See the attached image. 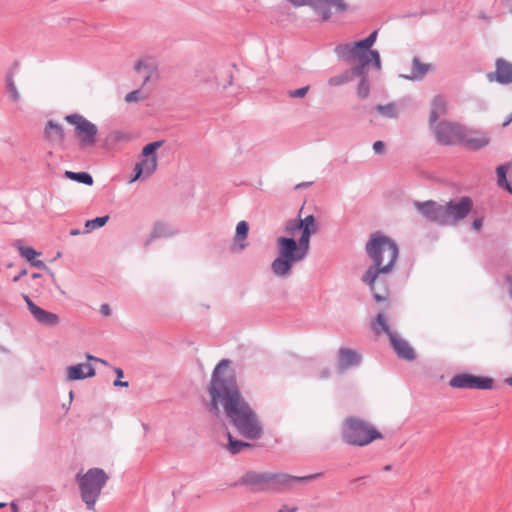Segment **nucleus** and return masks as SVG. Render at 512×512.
I'll use <instances>...</instances> for the list:
<instances>
[{"label":"nucleus","instance_id":"nucleus-19","mask_svg":"<svg viewBox=\"0 0 512 512\" xmlns=\"http://www.w3.org/2000/svg\"><path fill=\"white\" fill-rule=\"evenodd\" d=\"M495 76L496 80L502 84H509L512 82V64L503 60L498 59L496 61V71L494 74H489L490 80Z\"/></svg>","mask_w":512,"mask_h":512},{"label":"nucleus","instance_id":"nucleus-37","mask_svg":"<svg viewBox=\"0 0 512 512\" xmlns=\"http://www.w3.org/2000/svg\"><path fill=\"white\" fill-rule=\"evenodd\" d=\"M309 90V86H305L296 90H290L288 95L292 98H302L304 97Z\"/></svg>","mask_w":512,"mask_h":512},{"label":"nucleus","instance_id":"nucleus-41","mask_svg":"<svg viewBox=\"0 0 512 512\" xmlns=\"http://www.w3.org/2000/svg\"><path fill=\"white\" fill-rule=\"evenodd\" d=\"M100 311L106 317L110 316L111 314V309L108 304H102L100 307Z\"/></svg>","mask_w":512,"mask_h":512},{"label":"nucleus","instance_id":"nucleus-17","mask_svg":"<svg viewBox=\"0 0 512 512\" xmlns=\"http://www.w3.org/2000/svg\"><path fill=\"white\" fill-rule=\"evenodd\" d=\"M465 147L471 150L481 149L489 144V137L478 131H465L460 141Z\"/></svg>","mask_w":512,"mask_h":512},{"label":"nucleus","instance_id":"nucleus-30","mask_svg":"<svg viewBox=\"0 0 512 512\" xmlns=\"http://www.w3.org/2000/svg\"><path fill=\"white\" fill-rule=\"evenodd\" d=\"M508 168L509 167L507 165H501L497 168L496 172L498 177V184L502 187H505L508 191L512 192V188L506 179V173L508 171Z\"/></svg>","mask_w":512,"mask_h":512},{"label":"nucleus","instance_id":"nucleus-10","mask_svg":"<svg viewBox=\"0 0 512 512\" xmlns=\"http://www.w3.org/2000/svg\"><path fill=\"white\" fill-rule=\"evenodd\" d=\"M449 384L458 389L490 390L494 386V380L490 377L461 373L453 376Z\"/></svg>","mask_w":512,"mask_h":512},{"label":"nucleus","instance_id":"nucleus-46","mask_svg":"<svg viewBox=\"0 0 512 512\" xmlns=\"http://www.w3.org/2000/svg\"><path fill=\"white\" fill-rule=\"evenodd\" d=\"M115 373L117 375V380L123 377V370L121 368H115Z\"/></svg>","mask_w":512,"mask_h":512},{"label":"nucleus","instance_id":"nucleus-16","mask_svg":"<svg viewBox=\"0 0 512 512\" xmlns=\"http://www.w3.org/2000/svg\"><path fill=\"white\" fill-rule=\"evenodd\" d=\"M419 212L428 220L444 224V210L443 205H437L433 201L425 203H416Z\"/></svg>","mask_w":512,"mask_h":512},{"label":"nucleus","instance_id":"nucleus-3","mask_svg":"<svg viewBox=\"0 0 512 512\" xmlns=\"http://www.w3.org/2000/svg\"><path fill=\"white\" fill-rule=\"evenodd\" d=\"M366 252L372 259L374 266L366 271L362 280L370 286L374 293V299L377 302L386 301L388 299V289L386 286L378 289L376 281L380 274L388 273L392 270L398 258V247L390 238L375 233L371 235L366 244Z\"/></svg>","mask_w":512,"mask_h":512},{"label":"nucleus","instance_id":"nucleus-33","mask_svg":"<svg viewBox=\"0 0 512 512\" xmlns=\"http://www.w3.org/2000/svg\"><path fill=\"white\" fill-rule=\"evenodd\" d=\"M369 92H370L369 83H368L366 77L364 76L358 85L357 94L361 98H366V97H368Z\"/></svg>","mask_w":512,"mask_h":512},{"label":"nucleus","instance_id":"nucleus-8","mask_svg":"<svg viewBox=\"0 0 512 512\" xmlns=\"http://www.w3.org/2000/svg\"><path fill=\"white\" fill-rule=\"evenodd\" d=\"M372 329L377 334L383 332L388 335L393 349L400 358L406 360H413L415 358L414 350L408 342L391 331L384 314L379 313L377 315L375 322L372 324Z\"/></svg>","mask_w":512,"mask_h":512},{"label":"nucleus","instance_id":"nucleus-24","mask_svg":"<svg viewBox=\"0 0 512 512\" xmlns=\"http://www.w3.org/2000/svg\"><path fill=\"white\" fill-rule=\"evenodd\" d=\"M446 111V101L440 96H435L431 102L430 124L435 123Z\"/></svg>","mask_w":512,"mask_h":512},{"label":"nucleus","instance_id":"nucleus-12","mask_svg":"<svg viewBox=\"0 0 512 512\" xmlns=\"http://www.w3.org/2000/svg\"><path fill=\"white\" fill-rule=\"evenodd\" d=\"M437 139L444 144L460 143L464 129L455 123L441 122L435 128Z\"/></svg>","mask_w":512,"mask_h":512},{"label":"nucleus","instance_id":"nucleus-15","mask_svg":"<svg viewBox=\"0 0 512 512\" xmlns=\"http://www.w3.org/2000/svg\"><path fill=\"white\" fill-rule=\"evenodd\" d=\"M137 73L141 74L144 78L143 85H146L153 79L158 78V65L151 57H144L139 59L134 66Z\"/></svg>","mask_w":512,"mask_h":512},{"label":"nucleus","instance_id":"nucleus-35","mask_svg":"<svg viewBox=\"0 0 512 512\" xmlns=\"http://www.w3.org/2000/svg\"><path fill=\"white\" fill-rule=\"evenodd\" d=\"M167 228L162 223H157L152 231L151 237L152 238H158L167 235Z\"/></svg>","mask_w":512,"mask_h":512},{"label":"nucleus","instance_id":"nucleus-13","mask_svg":"<svg viewBox=\"0 0 512 512\" xmlns=\"http://www.w3.org/2000/svg\"><path fill=\"white\" fill-rule=\"evenodd\" d=\"M346 10L345 0H316L315 2V11L323 20L329 19L333 11L344 12Z\"/></svg>","mask_w":512,"mask_h":512},{"label":"nucleus","instance_id":"nucleus-5","mask_svg":"<svg viewBox=\"0 0 512 512\" xmlns=\"http://www.w3.org/2000/svg\"><path fill=\"white\" fill-rule=\"evenodd\" d=\"M109 479L108 474L100 468H91L79 472L76 480L80 489L81 499L90 510H94L102 489Z\"/></svg>","mask_w":512,"mask_h":512},{"label":"nucleus","instance_id":"nucleus-53","mask_svg":"<svg viewBox=\"0 0 512 512\" xmlns=\"http://www.w3.org/2000/svg\"><path fill=\"white\" fill-rule=\"evenodd\" d=\"M5 505V503H0V508L4 507Z\"/></svg>","mask_w":512,"mask_h":512},{"label":"nucleus","instance_id":"nucleus-2","mask_svg":"<svg viewBox=\"0 0 512 512\" xmlns=\"http://www.w3.org/2000/svg\"><path fill=\"white\" fill-rule=\"evenodd\" d=\"M318 230L313 215L305 218H296L285 223L284 231L288 236L277 238L278 256L271 264L273 273L277 276H286L292 266L304 260L310 249L311 235Z\"/></svg>","mask_w":512,"mask_h":512},{"label":"nucleus","instance_id":"nucleus-26","mask_svg":"<svg viewBox=\"0 0 512 512\" xmlns=\"http://www.w3.org/2000/svg\"><path fill=\"white\" fill-rule=\"evenodd\" d=\"M19 252L22 257H24L27 261L31 262V264L37 268L47 269L46 265L41 260H35V258L39 255L32 247H21Z\"/></svg>","mask_w":512,"mask_h":512},{"label":"nucleus","instance_id":"nucleus-47","mask_svg":"<svg viewBox=\"0 0 512 512\" xmlns=\"http://www.w3.org/2000/svg\"><path fill=\"white\" fill-rule=\"evenodd\" d=\"M11 508H12V512H19L17 505L12 504Z\"/></svg>","mask_w":512,"mask_h":512},{"label":"nucleus","instance_id":"nucleus-48","mask_svg":"<svg viewBox=\"0 0 512 512\" xmlns=\"http://www.w3.org/2000/svg\"><path fill=\"white\" fill-rule=\"evenodd\" d=\"M512 121V115L508 118V121L503 123V126H507Z\"/></svg>","mask_w":512,"mask_h":512},{"label":"nucleus","instance_id":"nucleus-45","mask_svg":"<svg viewBox=\"0 0 512 512\" xmlns=\"http://www.w3.org/2000/svg\"><path fill=\"white\" fill-rule=\"evenodd\" d=\"M482 226V220L481 219H476L474 220L473 222V227L476 229V230H479Z\"/></svg>","mask_w":512,"mask_h":512},{"label":"nucleus","instance_id":"nucleus-36","mask_svg":"<svg viewBox=\"0 0 512 512\" xmlns=\"http://www.w3.org/2000/svg\"><path fill=\"white\" fill-rule=\"evenodd\" d=\"M8 90L13 101H18L20 99L19 92L17 91L16 86L12 81L11 77L8 78Z\"/></svg>","mask_w":512,"mask_h":512},{"label":"nucleus","instance_id":"nucleus-28","mask_svg":"<svg viewBox=\"0 0 512 512\" xmlns=\"http://www.w3.org/2000/svg\"><path fill=\"white\" fill-rule=\"evenodd\" d=\"M227 436H228V446H227V448L233 454L239 453L244 448L251 447V445L249 443L233 439V437L231 436L230 433H228Z\"/></svg>","mask_w":512,"mask_h":512},{"label":"nucleus","instance_id":"nucleus-21","mask_svg":"<svg viewBox=\"0 0 512 512\" xmlns=\"http://www.w3.org/2000/svg\"><path fill=\"white\" fill-rule=\"evenodd\" d=\"M275 478L274 480L272 481V484L275 483V484H278V485H281L283 487H290L291 484L293 482H309L311 480H314V479H317L321 476L320 473H316V474H311V475H307V476H292V475H287V474H281V475H273Z\"/></svg>","mask_w":512,"mask_h":512},{"label":"nucleus","instance_id":"nucleus-42","mask_svg":"<svg viewBox=\"0 0 512 512\" xmlns=\"http://www.w3.org/2000/svg\"><path fill=\"white\" fill-rule=\"evenodd\" d=\"M297 511V507L296 506H293L291 508H287V506H282L280 509H279V512H296Z\"/></svg>","mask_w":512,"mask_h":512},{"label":"nucleus","instance_id":"nucleus-9","mask_svg":"<svg viewBox=\"0 0 512 512\" xmlns=\"http://www.w3.org/2000/svg\"><path fill=\"white\" fill-rule=\"evenodd\" d=\"M161 146V141H155L143 147L140 160L136 163L134 168L135 175L131 180L132 182L142 177L148 178L156 171L158 166V157L156 151Z\"/></svg>","mask_w":512,"mask_h":512},{"label":"nucleus","instance_id":"nucleus-20","mask_svg":"<svg viewBox=\"0 0 512 512\" xmlns=\"http://www.w3.org/2000/svg\"><path fill=\"white\" fill-rule=\"evenodd\" d=\"M95 375V369L90 364H77L67 368L69 381L80 380Z\"/></svg>","mask_w":512,"mask_h":512},{"label":"nucleus","instance_id":"nucleus-14","mask_svg":"<svg viewBox=\"0 0 512 512\" xmlns=\"http://www.w3.org/2000/svg\"><path fill=\"white\" fill-rule=\"evenodd\" d=\"M25 301L31 314L40 324L46 326H56L60 322L59 316L57 314L46 311L37 306L30 300L29 297L25 296Z\"/></svg>","mask_w":512,"mask_h":512},{"label":"nucleus","instance_id":"nucleus-32","mask_svg":"<svg viewBox=\"0 0 512 512\" xmlns=\"http://www.w3.org/2000/svg\"><path fill=\"white\" fill-rule=\"evenodd\" d=\"M249 225L246 221H240L236 227L235 241L244 240L247 237Z\"/></svg>","mask_w":512,"mask_h":512},{"label":"nucleus","instance_id":"nucleus-51","mask_svg":"<svg viewBox=\"0 0 512 512\" xmlns=\"http://www.w3.org/2000/svg\"><path fill=\"white\" fill-rule=\"evenodd\" d=\"M26 270H23L21 273H20V276H23V275H26Z\"/></svg>","mask_w":512,"mask_h":512},{"label":"nucleus","instance_id":"nucleus-40","mask_svg":"<svg viewBox=\"0 0 512 512\" xmlns=\"http://www.w3.org/2000/svg\"><path fill=\"white\" fill-rule=\"evenodd\" d=\"M110 138H112L113 140H116V141L128 139V137L125 134L121 133V132H114V133H112L110 135Z\"/></svg>","mask_w":512,"mask_h":512},{"label":"nucleus","instance_id":"nucleus-50","mask_svg":"<svg viewBox=\"0 0 512 512\" xmlns=\"http://www.w3.org/2000/svg\"><path fill=\"white\" fill-rule=\"evenodd\" d=\"M506 383L512 386V376L506 379Z\"/></svg>","mask_w":512,"mask_h":512},{"label":"nucleus","instance_id":"nucleus-18","mask_svg":"<svg viewBox=\"0 0 512 512\" xmlns=\"http://www.w3.org/2000/svg\"><path fill=\"white\" fill-rule=\"evenodd\" d=\"M274 478L273 474L249 472L244 475L243 483L252 486L256 490H266L272 484Z\"/></svg>","mask_w":512,"mask_h":512},{"label":"nucleus","instance_id":"nucleus-39","mask_svg":"<svg viewBox=\"0 0 512 512\" xmlns=\"http://www.w3.org/2000/svg\"><path fill=\"white\" fill-rule=\"evenodd\" d=\"M384 148H385V144H384L382 141H376V142L373 144V150H374V152H375V153H377V154H381V153H383Z\"/></svg>","mask_w":512,"mask_h":512},{"label":"nucleus","instance_id":"nucleus-52","mask_svg":"<svg viewBox=\"0 0 512 512\" xmlns=\"http://www.w3.org/2000/svg\"><path fill=\"white\" fill-rule=\"evenodd\" d=\"M38 277H39V274H36V273L33 274V278H38Z\"/></svg>","mask_w":512,"mask_h":512},{"label":"nucleus","instance_id":"nucleus-27","mask_svg":"<svg viewBox=\"0 0 512 512\" xmlns=\"http://www.w3.org/2000/svg\"><path fill=\"white\" fill-rule=\"evenodd\" d=\"M65 176L71 180L86 184V185H92L93 184V178L90 174L86 172H72V171H66Z\"/></svg>","mask_w":512,"mask_h":512},{"label":"nucleus","instance_id":"nucleus-49","mask_svg":"<svg viewBox=\"0 0 512 512\" xmlns=\"http://www.w3.org/2000/svg\"><path fill=\"white\" fill-rule=\"evenodd\" d=\"M245 247H246V245L244 243H239L238 244V249L239 250H243Z\"/></svg>","mask_w":512,"mask_h":512},{"label":"nucleus","instance_id":"nucleus-34","mask_svg":"<svg viewBox=\"0 0 512 512\" xmlns=\"http://www.w3.org/2000/svg\"><path fill=\"white\" fill-rule=\"evenodd\" d=\"M146 99V96L140 90H134L125 96L127 103H136Z\"/></svg>","mask_w":512,"mask_h":512},{"label":"nucleus","instance_id":"nucleus-25","mask_svg":"<svg viewBox=\"0 0 512 512\" xmlns=\"http://www.w3.org/2000/svg\"><path fill=\"white\" fill-rule=\"evenodd\" d=\"M430 67L429 64L422 63L418 58H414L411 65V74L407 75L406 78L420 79L430 70Z\"/></svg>","mask_w":512,"mask_h":512},{"label":"nucleus","instance_id":"nucleus-23","mask_svg":"<svg viewBox=\"0 0 512 512\" xmlns=\"http://www.w3.org/2000/svg\"><path fill=\"white\" fill-rule=\"evenodd\" d=\"M46 138L51 142L61 143L64 140V131L60 124L49 120L45 127Z\"/></svg>","mask_w":512,"mask_h":512},{"label":"nucleus","instance_id":"nucleus-11","mask_svg":"<svg viewBox=\"0 0 512 512\" xmlns=\"http://www.w3.org/2000/svg\"><path fill=\"white\" fill-rule=\"evenodd\" d=\"M472 201L467 198H461L457 202L450 201L443 206L444 224H450L463 219L471 210Z\"/></svg>","mask_w":512,"mask_h":512},{"label":"nucleus","instance_id":"nucleus-29","mask_svg":"<svg viewBox=\"0 0 512 512\" xmlns=\"http://www.w3.org/2000/svg\"><path fill=\"white\" fill-rule=\"evenodd\" d=\"M376 110L380 115L385 118H396L398 115V111L396 106L393 103H389L386 105H378Z\"/></svg>","mask_w":512,"mask_h":512},{"label":"nucleus","instance_id":"nucleus-1","mask_svg":"<svg viewBox=\"0 0 512 512\" xmlns=\"http://www.w3.org/2000/svg\"><path fill=\"white\" fill-rule=\"evenodd\" d=\"M229 361L224 359L215 367L208 388L209 411L219 414V407L243 437L256 440L263 435L262 424L248 402L241 395L232 376H226Z\"/></svg>","mask_w":512,"mask_h":512},{"label":"nucleus","instance_id":"nucleus-4","mask_svg":"<svg viewBox=\"0 0 512 512\" xmlns=\"http://www.w3.org/2000/svg\"><path fill=\"white\" fill-rule=\"evenodd\" d=\"M377 39V31H373L366 39L358 42L346 43L337 46L336 53L349 62L357 63L356 67L351 69L355 76H361L366 65L373 62L377 69L381 68L379 52L371 50Z\"/></svg>","mask_w":512,"mask_h":512},{"label":"nucleus","instance_id":"nucleus-7","mask_svg":"<svg viewBox=\"0 0 512 512\" xmlns=\"http://www.w3.org/2000/svg\"><path fill=\"white\" fill-rule=\"evenodd\" d=\"M65 120L74 127L75 136L82 149L95 146L97 143V126L80 114H70Z\"/></svg>","mask_w":512,"mask_h":512},{"label":"nucleus","instance_id":"nucleus-38","mask_svg":"<svg viewBox=\"0 0 512 512\" xmlns=\"http://www.w3.org/2000/svg\"><path fill=\"white\" fill-rule=\"evenodd\" d=\"M350 80V77H349V74H345V75H342V76H337V77H333L329 80V84L332 85V86H337V85H341L347 81Z\"/></svg>","mask_w":512,"mask_h":512},{"label":"nucleus","instance_id":"nucleus-44","mask_svg":"<svg viewBox=\"0 0 512 512\" xmlns=\"http://www.w3.org/2000/svg\"><path fill=\"white\" fill-rule=\"evenodd\" d=\"M87 359L90 361H95V362H100V363L106 364V362L104 360L94 357L92 355H87Z\"/></svg>","mask_w":512,"mask_h":512},{"label":"nucleus","instance_id":"nucleus-31","mask_svg":"<svg viewBox=\"0 0 512 512\" xmlns=\"http://www.w3.org/2000/svg\"><path fill=\"white\" fill-rule=\"evenodd\" d=\"M108 219H109L108 216H103V217H97L92 220H87L85 223L86 231L90 232L96 228H100V227L104 226L107 223Z\"/></svg>","mask_w":512,"mask_h":512},{"label":"nucleus","instance_id":"nucleus-43","mask_svg":"<svg viewBox=\"0 0 512 512\" xmlns=\"http://www.w3.org/2000/svg\"><path fill=\"white\" fill-rule=\"evenodd\" d=\"M114 385L117 386V387H127L128 386V382L127 381H121L119 379V380H116L114 382Z\"/></svg>","mask_w":512,"mask_h":512},{"label":"nucleus","instance_id":"nucleus-22","mask_svg":"<svg viewBox=\"0 0 512 512\" xmlns=\"http://www.w3.org/2000/svg\"><path fill=\"white\" fill-rule=\"evenodd\" d=\"M360 361L359 355L350 349L342 348L339 351V368L341 370L350 366L358 364Z\"/></svg>","mask_w":512,"mask_h":512},{"label":"nucleus","instance_id":"nucleus-6","mask_svg":"<svg viewBox=\"0 0 512 512\" xmlns=\"http://www.w3.org/2000/svg\"><path fill=\"white\" fill-rule=\"evenodd\" d=\"M344 441L353 446H366L375 440L383 439V435L373 425L357 417L345 419L342 427Z\"/></svg>","mask_w":512,"mask_h":512}]
</instances>
